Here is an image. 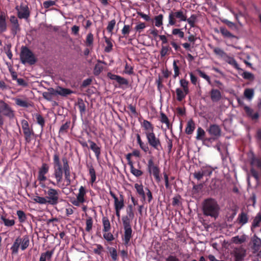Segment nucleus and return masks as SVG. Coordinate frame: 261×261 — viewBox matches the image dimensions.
<instances>
[{
	"mask_svg": "<svg viewBox=\"0 0 261 261\" xmlns=\"http://www.w3.org/2000/svg\"><path fill=\"white\" fill-rule=\"evenodd\" d=\"M56 92L57 93L58 95L66 97L68 95L73 93V91L69 89L65 88L60 86H58L57 88Z\"/></svg>",
	"mask_w": 261,
	"mask_h": 261,
	"instance_id": "nucleus-25",
	"label": "nucleus"
},
{
	"mask_svg": "<svg viewBox=\"0 0 261 261\" xmlns=\"http://www.w3.org/2000/svg\"><path fill=\"white\" fill-rule=\"evenodd\" d=\"M70 124V121H67L66 123L62 124L60 128L59 133L60 134L64 133L66 131V130L69 128Z\"/></svg>",
	"mask_w": 261,
	"mask_h": 261,
	"instance_id": "nucleus-59",
	"label": "nucleus"
},
{
	"mask_svg": "<svg viewBox=\"0 0 261 261\" xmlns=\"http://www.w3.org/2000/svg\"><path fill=\"white\" fill-rule=\"evenodd\" d=\"M53 165L54 170L53 176L56 179V183L52 181H50V182L54 186L59 184L62 181L64 175L67 185H69L71 183V172L67 158L63 157L61 161L59 152H55L53 155Z\"/></svg>",
	"mask_w": 261,
	"mask_h": 261,
	"instance_id": "nucleus-1",
	"label": "nucleus"
},
{
	"mask_svg": "<svg viewBox=\"0 0 261 261\" xmlns=\"http://www.w3.org/2000/svg\"><path fill=\"white\" fill-rule=\"evenodd\" d=\"M224 61L227 63L228 64H229V65H231L232 67H233L235 69H237L238 70H243L242 68H241L239 67V65H238L234 58L230 57L227 55L226 58L224 59Z\"/></svg>",
	"mask_w": 261,
	"mask_h": 261,
	"instance_id": "nucleus-22",
	"label": "nucleus"
},
{
	"mask_svg": "<svg viewBox=\"0 0 261 261\" xmlns=\"http://www.w3.org/2000/svg\"><path fill=\"white\" fill-rule=\"evenodd\" d=\"M233 255L234 261H244L246 255V250L242 247L236 248L233 251Z\"/></svg>",
	"mask_w": 261,
	"mask_h": 261,
	"instance_id": "nucleus-12",
	"label": "nucleus"
},
{
	"mask_svg": "<svg viewBox=\"0 0 261 261\" xmlns=\"http://www.w3.org/2000/svg\"><path fill=\"white\" fill-rule=\"evenodd\" d=\"M238 220L239 223L241 224L242 225L246 224L248 221L247 214L244 212H242L239 215Z\"/></svg>",
	"mask_w": 261,
	"mask_h": 261,
	"instance_id": "nucleus-36",
	"label": "nucleus"
},
{
	"mask_svg": "<svg viewBox=\"0 0 261 261\" xmlns=\"http://www.w3.org/2000/svg\"><path fill=\"white\" fill-rule=\"evenodd\" d=\"M213 51L217 56L222 58L223 60L227 55V53L219 47L213 48Z\"/></svg>",
	"mask_w": 261,
	"mask_h": 261,
	"instance_id": "nucleus-38",
	"label": "nucleus"
},
{
	"mask_svg": "<svg viewBox=\"0 0 261 261\" xmlns=\"http://www.w3.org/2000/svg\"><path fill=\"white\" fill-rule=\"evenodd\" d=\"M251 242L252 243V249L254 251H258L261 247V239L258 238L256 234H254L252 237Z\"/></svg>",
	"mask_w": 261,
	"mask_h": 261,
	"instance_id": "nucleus-20",
	"label": "nucleus"
},
{
	"mask_svg": "<svg viewBox=\"0 0 261 261\" xmlns=\"http://www.w3.org/2000/svg\"><path fill=\"white\" fill-rule=\"evenodd\" d=\"M49 165L45 163H43L39 169L37 179L40 181H44L47 180L45 175L48 172Z\"/></svg>",
	"mask_w": 261,
	"mask_h": 261,
	"instance_id": "nucleus-11",
	"label": "nucleus"
},
{
	"mask_svg": "<svg viewBox=\"0 0 261 261\" xmlns=\"http://www.w3.org/2000/svg\"><path fill=\"white\" fill-rule=\"evenodd\" d=\"M21 243V238L20 237L17 238L13 245H12L10 249L12 251V254H16L18 252V249Z\"/></svg>",
	"mask_w": 261,
	"mask_h": 261,
	"instance_id": "nucleus-28",
	"label": "nucleus"
},
{
	"mask_svg": "<svg viewBox=\"0 0 261 261\" xmlns=\"http://www.w3.org/2000/svg\"><path fill=\"white\" fill-rule=\"evenodd\" d=\"M208 132L211 135L218 138L221 136V130L219 125L212 124L208 129Z\"/></svg>",
	"mask_w": 261,
	"mask_h": 261,
	"instance_id": "nucleus-17",
	"label": "nucleus"
},
{
	"mask_svg": "<svg viewBox=\"0 0 261 261\" xmlns=\"http://www.w3.org/2000/svg\"><path fill=\"white\" fill-rule=\"evenodd\" d=\"M200 170L204 176H210L213 171L210 166L202 167Z\"/></svg>",
	"mask_w": 261,
	"mask_h": 261,
	"instance_id": "nucleus-44",
	"label": "nucleus"
},
{
	"mask_svg": "<svg viewBox=\"0 0 261 261\" xmlns=\"http://www.w3.org/2000/svg\"><path fill=\"white\" fill-rule=\"evenodd\" d=\"M46 197H40L39 196H36L34 198V200L38 203L41 204H46L47 205V202L46 200Z\"/></svg>",
	"mask_w": 261,
	"mask_h": 261,
	"instance_id": "nucleus-51",
	"label": "nucleus"
},
{
	"mask_svg": "<svg viewBox=\"0 0 261 261\" xmlns=\"http://www.w3.org/2000/svg\"><path fill=\"white\" fill-rule=\"evenodd\" d=\"M254 95V89L251 88H247L244 90V95L249 101L251 100Z\"/></svg>",
	"mask_w": 261,
	"mask_h": 261,
	"instance_id": "nucleus-39",
	"label": "nucleus"
},
{
	"mask_svg": "<svg viewBox=\"0 0 261 261\" xmlns=\"http://www.w3.org/2000/svg\"><path fill=\"white\" fill-rule=\"evenodd\" d=\"M141 127L145 130L144 134L154 132V127L150 122L147 120H144L141 124Z\"/></svg>",
	"mask_w": 261,
	"mask_h": 261,
	"instance_id": "nucleus-19",
	"label": "nucleus"
},
{
	"mask_svg": "<svg viewBox=\"0 0 261 261\" xmlns=\"http://www.w3.org/2000/svg\"><path fill=\"white\" fill-rule=\"evenodd\" d=\"M103 224V231L109 232L111 229V225L109 219L106 217H103L102 219Z\"/></svg>",
	"mask_w": 261,
	"mask_h": 261,
	"instance_id": "nucleus-37",
	"label": "nucleus"
},
{
	"mask_svg": "<svg viewBox=\"0 0 261 261\" xmlns=\"http://www.w3.org/2000/svg\"><path fill=\"white\" fill-rule=\"evenodd\" d=\"M232 242L235 244H241L246 241V237L244 236L239 237L238 236L232 238Z\"/></svg>",
	"mask_w": 261,
	"mask_h": 261,
	"instance_id": "nucleus-49",
	"label": "nucleus"
},
{
	"mask_svg": "<svg viewBox=\"0 0 261 261\" xmlns=\"http://www.w3.org/2000/svg\"><path fill=\"white\" fill-rule=\"evenodd\" d=\"M87 193L86 190L84 186H81L79 190V193L76 195V198L78 199V201L82 202H85V196Z\"/></svg>",
	"mask_w": 261,
	"mask_h": 261,
	"instance_id": "nucleus-30",
	"label": "nucleus"
},
{
	"mask_svg": "<svg viewBox=\"0 0 261 261\" xmlns=\"http://www.w3.org/2000/svg\"><path fill=\"white\" fill-rule=\"evenodd\" d=\"M250 165L252 166H256L258 170V172L261 173V160L256 158L252 151H250Z\"/></svg>",
	"mask_w": 261,
	"mask_h": 261,
	"instance_id": "nucleus-18",
	"label": "nucleus"
},
{
	"mask_svg": "<svg viewBox=\"0 0 261 261\" xmlns=\"http://www.w3.org/2000/svg\"><path fill=\"white\" fill-rule=\"evenodd\" d=\"M261 223V213H258L256 214L255 217L254 218L251 226V230L252 232H254V229L259 226V224Z\"/></svg>",
	"mask_w": 261,
	"mask_h": 261,
	"instance_id": "nucleus-24",
	"label": "nucleus"
},
{
	"mask_svg": "<svg viewBox=\"0 0 261 261\" xmlns=\"http://www.w3.org/2000/svg\"><path fill=\"white\" fill-rule=\"evenodd\" d=\"M197 16L196 14H192L189 18H187L186 21H187L191 28L195 27V24L197 21Z\"/></svg>",
	"mask_w": 261,
	"mask_h": 261,
	"instance_id": "nucleus-45",
	"label": "nucleus"
},
{
	"mask_svg": "<svg viewBox=\"0 0 261 261\" xmlns=\"http://www.w3.org/2000/svg\"><path fill=\"white\" fill-rule=\"evenodd\" d=\"M87 167L89 168V174L91 177L90 181L92 184H93L96 179L95 169L92 165H87Z\"/></svg>",
	"mask_w": 261,
	"mask_h": 261,
	"instance_id": "nucleus-34",
	"label": "nucleus"
},
{
	"mask_svg": "<svg viewBox=\"0 0 261 261\" xmlns=\"http://www.w3.org/2000/svg\"><path fill=\"white\" fill-rule=\"evenodd\" d=\"M126 216L122 217V221L124 228V236L122 240L124 245L127 246L133 237V229L130 224L131 220L134 217L133 206L129 204L126 209Z\"/></svg>",
	"mask_w": 261,
	"mask_h": 261,
	"instance_id": "nucleus-2",
	"label": "nucleus"
},
{
	"mask_svg": "<svg viewBox=\"0 0 261 261\" xmlns=\"http://www.w3.org/2000/svg\"><path fill=\"white\" fill-rule=\"evenodd\" d=\"M116 24V21L115 19H113L111 20L107 27V30L109 33L112 34V31L114 29V28Z\"/></svg>",
	"mask_w": 261,
	"mask_h": 261,
	"instance_id": "nucleus-62",
	"label": "nucleus"
},
{
	"mask_svg": "<svg viewBox=\"0 0 261 261\" xmlns=\"http://www.w3.org/2000/svg\"><path fill=\"white\" fill-rule=\"evenodd\" d=\"M163 15L159 14L156 16L154 18L155 25L157 27H160L163 24Z\"/></svg>",
	"mask_w": 261,
	"mask_h": 261,
	"instance_id": "nucleus-52",
	"label": "nucleus"
},
{
	"mask_svg": "<svg viewBox=\"0 0 261 261\" xmlns=\"http://www.w3.org/2000/svg\"><path fill=\"white\" fill-rule=\"evenodd\" d=\"M34 116L36 118L37 124L41 126V132H42L43 127L45 125L44 118L39 113H35L34 114Z\"/></svg>",
	"mask_w": 261,
	"mask_h": 261,
	"instance_id": "nucleus-35",
	"label": "nucleus"
},
{
	"mask_svg": "<svg viewBox=\"0 0 261 261\" xmlns=\"http://www.w3.org/2000/svg\"><path fill=\"white\" fill-rule=\"evenodd\" d=\"M171 48L169 46H162V48L160 51V55L162 57H165L168 53V51Z\"/></svg>",
	"mask_w": 261,
	"mask_h": 261,
	"instance_id": "nucleus-61",
	"label": "nucleus"
},
{
	"mask_svg": "<svg viewBox=\"0 0 261 261\" xmlns=\"http://www.w3.org/2000/svg\"><path fill=\"white\" fill-rule=\"evenodd\" d=\"M86 227L85 228L86 231L89 232L91 230L92 225H93V220H92V217H89L87 219L86 222Z\"/></svg>",
	"mask_w": 261,
	"mask_h": 261,
	"instance_id": "nucleus-53",
	"label": "nucleus"
},
{
	"mask_svg": "<svg viewBox=\"0 0 261 261\" xmlns=\"http://www.w3.org/2000/svg\"><path fill=\"white\" fill-rule=\"evenodd\" d=\"M224 61L227 63L228 64H229V65H231L232 67H233L235 69H237L238 70H243L242 68H241L239 67V65H238L234 58L230 57L227 55L226 58L224 59Z\"/></svg>",
	"mask_w": 261,
	"mask_h": 261,
	"instance_id": "nucleus-23",
	"label": "nucleus"
},
{
	"mask_svg": "<svg viewBox=\"0 0 261 261\" xmlns=\"http://www.w3.org/2000/svg\"><path fill=\"white\" fill-rule=\"evenodd\" d=\"M172 34L174 35H178L180 38L184 37V33L179 29H174L172 31Z\"/></svg>",
	"mask_w": 261,
	"mask_h": 261,
	"instance_id": "nucleus-64",
	"label": "nucleus"
},
{
	"mask_svg": "<svg viewBox=\"0 0 261 261\" xmlns=\"http://www.w3.org/2000/svg\"><path fill=\"white\" fill-rule=\"evenodd\" d=\"M124 199L122 195H120V199L118 198L116 199L114 201V207L115 209L121 210L124 207Z\"/></svg>",
	"mask_w": 261,
	"mask_h": 261,
	"instance_id": "nucleus-32",
	"label": "nucleus"
},
{
	"mask_svg": "<svg viewBox=\"0 0 261 261\" xmlns=\"http://www.w3.org/2000/svg\"><path fill=\"white\" fill-rule=\"evenodd\" d=\"M137 143L139 144L140 148L145 152H147L149 151V147L148 144L143 142L141 139L140 135L139 134H136Z\"/></svg>",
	"mask_w": 261,
	"mask_h": 261,
	"instance_id": "nucleus-29",
	"label": "nucleus"
},
{
	"mask_svg": "<svg viewBox=\"0 0 261 261\" xmlns=\"http://www.w3.org/2000/svg\"><path fill=\"white\" fill-rule=\"evenodd\" d=\"M47 189L48 190L45 192L47 205H57L60 201L59 191L50 187H47Z\"/></svg>",
	"mask_w": 261,
	"mask_h": 261,
	"instance_id": "nucleus-6",
	"label": "nucleus"
},
{
	"mask_svg": "<svg viewBox=\"0 0 261 261\" xmlns=\"http://www.w3.org/2000/svg\"><path fill=\"white\" fill-rule=\"evenodd\" d=\"M7 15L4 12L0 14V33H3L7 30L8 24L7 22Z\"/></svg>",
	"mask_w": 261,
	"mask_h": 261,
	"instance_id": "nucleus-15",
	"label": "nucleus"
},
{
	"mask_svg": "<svg viewBox=\"0 0 261 261\" xmlns=\"http://www.w3.org/2000/svg\"><path fill=\"white\" fill-rule=\"evenodd\" d=\"M148 142V145H149L154 149L160 150L162 147L161 142L160 139L156 137L154 132L148 133L145 135Z\"/></svg>",
	"mask_w": 261,
	"mask_h": 261,
	"instance_id": "nucleus-8",
	"label": "nucleus"
},
{
	"mask_svg": "<svg viewBox=\"0 0 261 261\" xmlns=\"http://www.w3.org/2000/svg\"><path fill=\"white\" fill-rule=\"evenodd\" d=\"M30 16V11L27 5L21 4L20 5V11L17 13V16L19 19H24L28 21Z\"/></svg>",
	"mask_w": 261,
	"mask_h": 261,
	"instance_id": "nucleus-13",
	"label": "nucleus"
},
{
	"mask_svg": "<svg viewBox=\"0 0 261 261\" xmlns=\"http://www.w3.org/2000/svg\"><path fill=\"white\" fill-rule=\"evenodd\" d=\"M160 121L162 123H165L168 128L170 127V122L167 116L164 113H161V119Z\"/></svg>",
	"mask_w": 261,
	"mask_h": 261,
	"instance_id": "nucleus-48",
	"label": "nucleus"
},
{
	"mask_svg": "<svg viewBox=\"0 0 261 261\" xmlns=\"http://www.w3.org/2000/svg\"><path fill=\"white\" fill-rule=\"evenodd\" d=\"M93 35L90 33H89L86 37V44L87 46H91L93 45Z\"/></svg>",
	"mask_w": 261,
	"mask_h": 261,
	"instance_id": "nucleus-50",
	"label": "nucleus"
},
{
	"mask_svg": "<svg viewBox=\"0 0 261 261\" xmlns=\"http://www.w3.org/2000/svg\"><path fill=\"white\" fill-rule=\"evenodd\" d=\"M9 21L11 23V33L14 37L21 30L20 24L17 18L15 15H11Z\"/></svg>",
	"mask_w": 261,
	"mask_h": 261,
	"instance_id": "nucleus-10",
	"label": "nucleus"
},
{
	"mask_svg": "<svg viewBox=\"0 0 261 261\" xmlns=\"http://www.w3.org/2000/svg\"><path fill=\"white\" fill-rule=\"evenodd\" d=\"M76 106L78 107L81 117L82 118L83 116L85 115L86 111V106L83 99L81 98H79L77 99Z\"/></svg>",
	"mask_w": 261,
	"mask_h": 261,
	"instance_id": "nucleus-21",
	"label": "nucleus"
},
{
	"mask_svg": "<svg viewBox=\"0 0 261 261\" xmlns=\"http://www.w3.org/2000/svg\"><path fill=\"white\" fill-rule=\"evenodd\" d=\"M177 62H178V61L177 60H174L173 63V69H174V78H176L177 76H178L179 74V68L178 66L177 65Z\"/></svg>",
	"mask_w": 261,
	"mask_h": 261,
	"instance_id": "nucleus-56",
	"label": "nucleus"
},
{
	"mask_svg": "<svg viewBox=\"0 0 261 261\" xmlns=\"http://www.w3.org/2000/svg\"><path fill=\"white\" fill-rule=\"evenodd\" d=\"M134 187L139 195H143L145 193L142 184H135Z\"/></svg>",
	"mask_w": 261,
	"mask_h": 261,
	"instance_id": "nucleus-63",
	"label": "nucleus"
},
{
	"mask_svg": "<svg viewBox=\"0 0 261 261\" xmlns=\"http://www.w3.org/2000/svg\"><path fill=\"white\" fill-rule=\"evenodd\" d=\"M105 42L107 46L105 48V51L106 53H110L112 50L113 44L110 38L104 36Z\"/></svg>",
	"mask_w": 261,
	"mask_h": 261,
	"instance_id": "nucleus-42",
	"label": "nucleus"
},
{
	"mask_svg": "<svg viewBox=\"0 0 261 261\" xmlns=\"http://www.w3.org/2000/svg\"><path fill=\"white\" fill-rule=\"evenodd\" d=\"M20 59L21 63L24 65L28 63L30 65H33L37 62V59L33 53L26 46H22L21 47Z\"/></svg>",
	"mask_w": 261,
	"mask_h": 261,
	"instance_id": "nucleus-5",
	"label": "nucleus"
},
{
	"mask_svg": "<svg viewBox=\"0 0 261 261\" xmlns=\"http://www.w3.org/2000/svg\"><path fill=\"white\" fill-rule=\"evenodd\" d=\"M30 244V240L29 236L25 235L21 239L20 248L22 250L26 249Z\"/></svg>",
	"mask_w": 261,
	"mask_h": 261,
	"instance_id": "nucleus-33",
	"label": "nucleus"
},
{
	"mask_svg": "<svg viewBox=\"0 0 261 261\" xmlns=\"http://www.w3.org/2000/svg\"><path fill=\"white\" fill-rule=\"evenodd\" d=\"M130 172L136 177H139L143 174V172L134 168V165H132L130 166Z\"/></svg>",
	"mask_w": 261,
	"mask_h": 261,
	"instance_id": "nucleus-47",
	"label": "nucleus"
},
{
	"mask_svg": "<svg viewBox=\"0 0 261 261\" xmlns=\"http://www.w3.org/2000/svg\"><path fill=\"white\" fill-rule=\"evenodd\" d=\"M211 98L213 101L217 102L221 98V93L220 91L217 89H213L210 92Z\"/></svg>",
	"mask_w": 261,
	"mask_h": 261,
	"instance_id": "nucleus-27",
	"label": "nucleus"
},
{
	"mask_svg": "<svg viewBox=\"0 0 261 261\" xmlns=\"http://www.w3.org/2000/svg\"><path fill=\"white\" fill-rule=\"evenodd\" d=\"M195 128V124L193 120H189L187 124L185 132L187 134L191 135L193 133Z\"/></svg>",
	"mask_w": 261,
	"mask_h": 261,
	"instance_id": "nucleus-31",
	"label": "nucleus"
},
{
	"mask_svg": "<svg viewBox=\"0 0 261 261\" xmlns=\"http://www.w3.org/2000/svg\"><path fill=\"white\" fill-rule=\"evenodd\" d=\"M0 219L7 227H11L15 224V221L13 219H8L3 215L0 217Z\"/></svg>",
	"mask_w": 261,
	"mask_h": 261,
	"instance_id": "nucleus-41",
	"label": "nucleus"
},
{
	"mask_svg": "<svg viewBox=\"0 0 261 261\" xmlns=\"http://www.w3.org/2000/svg\"><path fill=\"white\" fill-rule=\"evenodd\" d=\"M176 93L177 95L176 99L178 101H181L184 99L186 97V94H184V92L180 88H176Z\"/></svg>",
	"mask_w": 261,
	"mask_h": 261,
	"instance_id": "nucleus-46",
	"label": "nucleus"
},
{
	"mask_svg": "<svg viewBox=\"0 0 261 261\" xmlns=\"http://www.w3.org/2000/svg\"><path fill=\"white\" fill-rule=\"evenodd\" d=\"M4 116L12 119L15 117V113L11 107L1 99L0 100V127H2L4 124Z\"/></svg>",
	"mask_w": 261,
	"mask_h": 261,
	"instance_id": "nucleus-4",
	"label": "nucleus"
},
{
	"mask_svg": "<svg viewBox=\"0 0 261 261\" xmlns=\"http://www.w3.org/2000/svg\"><path fill=\"white\" fill-rule=\"evenodd\" d=\"M220 31L222 35L225 37H227L228 38H236V36L231 33L225 27H220Z\"/></svg>",
	"mask_w": 261,
	"mask_h": 261,
	"instance_id": "nucleus-40",
	"label": "nucleus"
},
{
	"mask_svg": "<svg viewBox=\"0 0 261 261\" xmlns=\"http://www.w3.org/2000/svg\"><path fill=\"white\" fill-rule=\"evenodd\" d=\"M241 75L245 80H251L254 79V75L248 71H244Z\"/></svg>",
	"mask_w": 261,
	"mask_h": 261,
	"instance_id": "nucleus-60",
	"label": "nucleus"
},
{
	"mask_svg": "<svg viewBox=\"0 0 261 261\" xmlns=\"http://www.w3.org/2000/svg\"><path fill=\"white\" fill-rule=\"evenodd\" d=\"M147 170L150 175H153L157 182L161 180L160 177V169L158 165H155L152 158L148 160L147 164Z\"/></svg>",
	"mask_w": 261,
	"mask_h": 261,
	"instance_id": "nucleus-7",
	"label": "nucleus"
},
{
	"mask_svg": "<svg viewBox=\"0 0 261 261\" xmlns=\"http://www.w3.org/2000/svg\"><path fill=\"white\" fill-rule=\"evenodd\" d=\"M205 135L204 130L201 127H198L197 130V136L196 139L198 140H201Z\"/></svg>",
	"mask_w": 261,
	"mask_h": 261,
	"instance_id": "nucleus-57",
	"label": "nucleus"
},
{
	"mask_svg": "<svg viewBox=\"0 0 261 261\" xmlns=\"http://www.w3.org/2000/svg\"><path fill=\"white\" fill-rule=\"evenodd\" d=\"M197 72L200 77L205 79L209 84H211V79L208 75H207L204 72L200 69L197 70Z\"/></svg>",
	"mask_w": 261,
	"mask_h": 261,
	"instance_id": "nucleus-54",
	"label": "nucleus"
},
{
	"mask_svg": "<svg viewBox=\"0 0 261 261\" xmlns=\"http://www.w3.org/2000/svg\"><path fill=\"white\" fill-rule=\"evenodd\" d=\"M22 130L24 136V140L25 141V143L27 144L30 143L32 139V136L35 135L33 129L29 128Z\"/></svg>",
	"mask_w": 261,
	"mask_h": 261,
	"instance_id": "nucleus-26",
	"label": "nucleus"
},
{
	"mask_svg": "<svg viewBox=\"0 0 261 261\" xmlns=\"http://www.w3.org/2000/svg\"><path fill=\"white\" fill-rule=\"evenodd\" d=\"M16 213L19 221L20 222H24L27 219L26 215L24 212L21 210H18L17 211Z\"/></svg>",
	"mask_w": 261,
	"mask_h": 261,
	"instance_id": "nucleus-55",
	"label": "nucleus"
},
{
	"mask_svg": "<svg viewBox=\"0 0 261 261\" xmlns=\"http://www.w3.org/2000/svg\"><path fill=\"white\" fill-rule=\"evenodd\" d=\"M88 142L90 144V149L94 153L96 159H99L101 154V147L91 140H88Z\"/></svg>",
	"mask_w": 261,
	"mask_h": 261,
	"instance_id": "nucleus-16",
	"label": "nucleus"
},
{
	"mask_svg": "<svg viewBox=\"0 0 261 261\" xmlns=\"http://www.w3.org/2000/svg\"><path fill=\"white\" fill-rule=\"evenodd\" d=\"M244 110L247 116L252 120L256 121L258 119L259 117V113L258 112L253 113L254 110L253 109L248 106L245 105L244 106Z\"/></svg>",
	"mask_w": 261,
	"mask_h": 261,
	"instance_id": "nucleus-14",
	"label": "nucleus"
},
{
	"mask_svg": "<svg viewBox=\"0 0 261 261\" xmlns=\"http://www.w3.org/2000/svg\"><path fill=\"white\" fill-rule=\"evenodd\" d=\"M219 211V206L215 199L210 198L204 200L203 212L205 215L216 218L218 216Z\"/></svg>",
	"mask_w": 261,
	"mask_h": 261,
	"instance_id": "nucleus-3",
	"label": "nucleus"
},
{
	"mask_svg": "<svg viewBox=\"0 0 261 261\" xmlns=\"http://www.w3.org/2000/svg\"><path fill=\"white\" fill-rule=\"evenodd\" d=\"M15 101L16 104L17 106H20L21 107L28 108L30 106V105L27 101L24 100L20 98H15Z\"/></svg>",
	"mask_w": 261,
	"mask_h": 261,
	"instance_id": "nucleus-43",
	"label": "nucleus"
},
{
	"mask_svg": "<svg viewBox=\"0 0 261 261\" xmlns=\"http://www.w3.org/2000/svg\"><path fill=\"white\" fill-rule=\"evenodd\" d=\"M54 253V249H52L51 250H47L45 252L42 253L41 254L45 257L47 260H49L51 259Z\"/></svg>",
	"mask_w": 261,
	"mask_h": 261,
	"instance_id": "nucleus-58",
	"label": "nucleus"
},
{
	"mask_svg": "<svg viewBox=\"0 0 261 261\" xmlns=\"http://www.w3.org/2000/svg\"><path fill=\"white\" fill-rule=\"evenodd\" d=\"M179 19L180 21H186L187 17L184 15L181 10L175 12H171L169 15V24L168 25H173L175 24L174 18Z\"/></svg>",
	"mask_w": 261,
	"mask_h": 261,
	"instance_id": "nucleus-9",
	"label": "nucleus"
}]
</instances>
